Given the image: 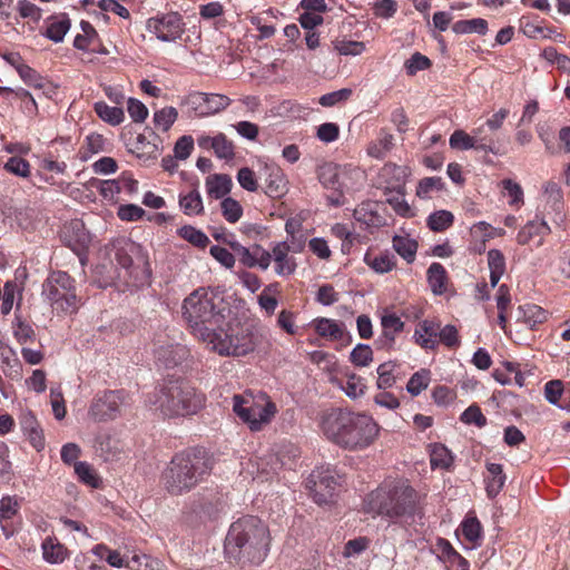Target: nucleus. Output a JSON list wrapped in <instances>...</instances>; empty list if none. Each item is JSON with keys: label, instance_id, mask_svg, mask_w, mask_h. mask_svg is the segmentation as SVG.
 I'll list each match as a JSON object with an SVG mask.
<instances>
[{"label": "nucleus", "instance_id": "5", "mask_svg": "<svg viewBox=\"0 0 570 570\" xmlns=\"http://www.w3.org/2000/svg\"><path fill=\"white\" fill-rule=\"evenodd\" d=\"M204 402V394L181 380H168L147 396V403L165 417L195 414Z\"/></svg>", "mask_w": 570, "mask_h": 570}, {"label": "nucleus", "instance_id": "10", "mask_svg": "<svg viewBox=\"0 0 570 570\" xmlns=\"http://www.w3.org/2000/svg\"><path fill=\"white\" fill-rule=\"evenodd\" d=\"M128 394L124 390H107L98 393L88 410V415L96 422L115 420L127 405Z\"/></svg>", "mask_w": 570, "mask_h": 570}, {"label": "nucleus", "instance_id": "2", "mask_svg": "<svg viewBox=\"0 0 570 570\" xmlns=\"http://www.w3.org/2000/svg\"><path fill=\"white\" fill-rule=\"evenodd\" d=\"M322 431L328 440L341 448L357 451L375 441L380 428L366 414L335 409L324 415Z\"/></svg>", "mask_w": 570, "mask_h": 570}, {"label": "nucleus", "instance_id": "57", "mask_svg": "<svg viewBox=\"0 0 570 570\" xmlns=\"http://www.w3.org/2000/svg\"><path fill=\"white\" fill-rule=\"evenodd\" d=\"M351 96L352 89L343 88L321 96L318 102L323 107H333L340 102L346 101Z\"/></svg>", "mask_w": 570, "mask_h": 570}, {"label": "nucleus", "instance_id": "36", "mask_svg": "<svg viewBox=\"0 0 570 570\" xmlns=\"http://www.w3.org/2000/svg\"><path fill=\"white\" fill-rule=\"evenodd\" d=\"M179 205L186 215H199L204 210L203 200L197 189L180 196Z\"/></svg>", "mask_w": 570, "mask_h": 570}, {"label": "nucleus", "instance_id": "50", "mask_svg": "<svg viewBox=\"0 0 570 570\" xmlns=\"http://www.w3.org/2000/svg\"><path fill=\"white\" fill-rule=\"evenodd\" d=\"M434 550L438 557L443 561L453 562L454 560L465 561L464 558L455 551L450 541L444 538H438Z\"/></svg>", "mask_w": 570, "mask_h": 570}, {"label": "nucleus", "instance_id": "31", "mask_svg": "<svg viewBox=\"0 0 570 570\" xmlns=\"http://www.w3.org/2000/svg\"><path fill=\"white\" fill-rule=\"evenodd\" d=\"M393 248L406 263L411 264L415 259L417 243L409 237L396 235L393 237Z\"/></svg>", "mask_w": 570, "mask_h": 570}, {"label": "nucleus", "instance_id": "46", "mask_svg": "<svg viewBox=\"0 0 570 570\" xmlns=\"http://www.w3.org/2000/svg\"><path fill=\"white\" fill-rule=\"evenodd\" d=\"M449 144L453 149H475L473 131L471 132V135H469L464 130L458 129L451 135Z\"/></svg>", "mask_w": 570, "mask_h": 570}, {"label": "nucleus", "instance_id": "51", "mask_svg": "<svg viewBox=\"0 0 570 570\" xmlns=\"http://www.w3.org/2000/svg\"><path fill=\"white\" fill-rule=\"evenodd\" d=\"M75 472L78 475L79 480L87 485L92 488H98L100 484V480L92 470V468L87 462H77L75 463Z\"/></svg>", "mask_w": 570, "mask_h": 570}, {"label": "nucleus", "instance_id": "48", "mask_svg": "<svg viewBox=\"0 0 570 570\" xmlns=\"http://www.w3.org/2000/svg\"><path fill=\"white\" fill-rule=\"evenodd\" d=\"M351 362L356 366H367L373 361V351L367 344H357L351 352Z\"/></svg>", "mask_w": 570, "mask_h": 570}, {"label": "nucleus", "instance_id": "3", "mask_svg": "<svg viewBox=\"0 0 570 570\" xmlns=\"http://www.w3.org/2000/svg\"><path fill=\"white\" fill-rule=\"evenodd\" d=\"M364 510L396 522L422 515L421 497L406 482L385 483L367 494Z\"/></svg>", "mask_w": 570, "mask_h": 570}, {"label": "nucleus", "instance_id": "58", "mask_svg": "<svg viewBox=\"0 0 570 570\" xmlns=\"http://www.w3.org/2000/svg\"><path fill=\"white\" fill-rule=\"evenodd\" d=\"M19 76L20 78L27 83L28 86L41 89L45 87V78L37 72L33 68L29 67L28 65H24L23 67L19 68Z\"/></svg>", "mask_w": 570, "mask_h": 570}, {"label": "nucleus", "instance_id": "54", "mask_svg": "<svg viewBox=\"0 0 570 570\" xmlns=\"http://www.w3.org/2000/svg\"><path fill=\"white\" fill-rule=\"evenodd\" d=\"M444 184L441 177H425L421 179L416 187V196L420 198H426L429 193L432 190H442Z\"/></svg>", "mask_w": 570, "mask_h": 570}, {"label": "nucleus", "instance_id": "62", "mask_svg": "<svg viewBox=\"0 0 570 570\" xmlns=\"http://www.w3.org/2000/svg\"><path fill=\"white\" fill-rule=\"evenodd\" d=\"M127 110L134 122H142L148 116L147 107L138 99L129 98Z\"/></svg>", "mask_w": 570, "mask_h": 570}, {"label": "nucleus", "instance_id": "6", "mask_svg": "<svg viewBox=\"0 0 570 570\" xmlns=\"http://www.w3.org/2000/svg\"><path fill=\"white\" fill-rule=\"evenodd\" d=\"M215 295L205 288L194 291L183 303V316L202 341L215 338L225 322L223 311L215 303Z\"/></svg>", "mask_w": 570, "mask_h": 570}, {"label": "nucleus", "instance_id": "45", "mask_svg": "<svg viewBox=\"0 0 570 570\" xmlns=\"http://www.w3.org/2000/svg\"><path fill=\"white\" fill-rule=\"evenodd\" d=\"M431 60L421 52H414L405 62L404 68L409 76H414L419 71L426 70L431 67Z\"/></svg>", "mask_w": 570, "mask_h": 570}, {"label": "nucleus", "instance_id": "24", "mask_svg": "<svg viewBox=\"0 0 570 570\" xmlns=\"http://www.w3.org/2000/svg\"><path fill=\"white\" fill-rule=\"evenodd\" d=\"M473 138L475 150L491 153L494 155L500 154L499 140L495 138L493 131H489L485 126H480L473 129Z\"/></svg>", "mask_w": 570, "mask_h": 570}, {"label": "nucleus", "instance_id": "25", "mask_svg": "<svg viewBox=\"0 0 570 570\" xmlns=\"http://www.w3.org/2000/svg\"><path fill=\"white\" fill-rule=\"evenodd\" d=\"M364 262L379 274L389 273L396 266L395 256L390 252H384L379 255L366 253Z\"/></svg>", "mask_w": 570, "mask_h": 570}, {"label": "nucleus", "instance_id": "16", "mask_svg": "<svg viewBox=\"0 0 570 570\" xmlns=\"http://www.w3.org/2000/svg\"><path fill=\"white\" fill-rule=\"evenodd\" d=\"M109 246L117 264L131 274L132 254L138 249V246L126 237L114 239Z\"/></svg>", "mask_w": 570, "mask_h": 570}, {"label": "nucleus", "instance_id": "53", "mask_svg": "<svg viewBox=\"0 0 570 570\" xmlns=\"http://www.w3.org/2000/svg\"><path fill=\"white\" fill-rule=\"evenodd\" d=\"M462 533L470 542H476L482 535V525L476 517L466 518L462 522Z\"/></svg>", "mask_w": 570, "mask_h": 570}, {"label": "nucleus", "instance_id": "13", "mask_svg": "<svg viewBox=\"0 0 570 570\" xmlns=\"http://www.w3.org/2000/svg\"><path fill=\"white\" fill-rule=\"evenodd\" d=\"M228 244L244 266L248 268L259 267L263 271L269 267L272 255L261 245L255 244L252 248H248L238 242H228Z\"/></svg>", "mask_w": 570, "mask_h": 570}, {"label": "nucleus", "instance_id": "38", "mask_svg": "<svg viewBox=\"0 0 570 570\" xmlns=\"http://www.w3.org/2000/svg\"><path fill=\"white\" fill-rule=\"evenodd\" d=\"M71 26L70 19L67 14H62L60 20L52 21L47 28L46 37L53 42H61L69 31Z\"/></svg>", "mask_w": 570, "mask_h": 570}, {"label": "nucleus", "instance_id": "33", "mask_svg": "<svg viewBox=\"0 0 570 570\" xmlns=\"http://www.w3.org/2000/svg\"><path fill=\"white\" fill-rule=\"evenodd\" d=\"M453 222V214L449 210L442 209L432 213L426 219V225L432 232L440 233L451 227Z\"/></svg>", "mask_w": 570, "mask_h": 570}, {"label": "nucleus", "instance_id": "63", "mask_svg": "<svg viewBox=\"0 0 570 570\" xmlns=\"http://www.w3.org/2000/svg\"><path fill=\"white\" fill-rule=\"evenodd\" d=\"M194 149V139L191 136H181L175 144L174 156L177 159H187Z\"/></svg>", "mask_w": 570, "mask_h": 570}, {"label": "nucleus", "instance_id": "40", "mask_svg": "<svg viewBox=\"0 0 570 570\" xmlns=\"http://www.w3.org/2000/svg\"><path fill=\"white\" fill-rule=\"evenodd\" d=\"M177 233L181 238L199 248H205L209 243V238L205 233L190 225L178 228Z\"/></svg>", "mask_w": 570, "mask_h": 570}, {"label": "nucleus", "instance_id": "27", "mask_svg": "<svg viewBox=\"0 0 570 570\" xmlns=\"http://www.w3.org/2000/svg\"><path fill=\"white\" fill-rule=\"evenodd\" d=\"M314 327L316 333L322 337H330L332 340L338 341L344 336L343 324H340L331 318H316L314 321Z\"/></svg>", "mask_w": 570, "mask_h": 570}, {"label": "nucleus", "instance_id": "12", "mask_svg": "<svg viewBox=\"0 0 570 570\" xmlns=\"http://www.w3.org/2000/svg\"><path fill=\"white\" fill-rule=\"evenodd\" d=\"M337 485L336 478L330 471H313L306 484L320 505L333 502Z\"/></svg>", "mask_w": 570, "mask_h": 570}, {"label": "nucleus", "instance_id": "26", "mask_svg": "<svg viewBox=\"0 0 570 570\" xmlns=\"http://www.w3.org/2000/svg\"><path fill=\"white\" fill-rule=\"evenodd\" d=\"M426 277L432 292L442 295L446 291V271L440 263H432L426 272Z\"/></svg>", "mask_w": 570, "mask_h": 570}, {"label": "nucleus", "instance_id": "4", "mask_svg": "<svg viewBox=\"0 0 570 570\" xmlns=\"http://www.w3.org/2000/svg\"><path fill=\"white\" fill-rule=\"evenodd\" d=\"M210 470L206 452L191 449L173 456L161 474V481L170 494L181 495L200 483Z\"/></svg>", "mask_w": 570, "mask_h": 570}, {"label": "nucleus", "instance_id": "22", "mask_svg": "<svg viewBox=\"0 0 570 570\" xmlns=\"http://www.w3.org/2000/svg\"><path fill=\"white\" fill-rule=\"evenodd\" d=\"M488 475L485 478V490L489 498H495L502 490L507 476L503 472L502 464L499 463H487Z\"/></svg>", "mask_w": 570, "mask_h": 570}, {"label": "nucleus", "instance_id": "18", "mask_svg": "<svg viewBox=\"0 0 570 570\" xmlns=\"http://www.w3.org/2000/svg\"><path fill=\"white\" fill-rule=\"evenodd\" d=\"M440 330V323L424 320L419 323L415 332V343L425 350H434L438 346V332Z\"/></svg>", "mask_w": 570, "mask_h": 570}, {"label": "nucleus", "instance_id": "61", "mask_svg": "<svg viewBox=\"0 0 570 570\" xmlns=\"http://www.w3.org/2000/svg\"><path fill=\"white\" fill-rule=\"evenodd\" d=\"M4 169L20 177H28L30 174L29 163L20 157H11L4 164Z\"/></svg>", "mask_w": 570, "mask_h": 570}, {"label": "nucleus", "instance_id": "14", "mask_svg": "<svg viewBox=\"0 0 570 570\" xmlns=\"http://www.w3.org/2000/svg\"><path fill=\"white\" fill-rule=\"evenodd\" d=\"M288 242H278L272 247V258L275 262V273L278 276H287L295 273L297 264L294 257L289 256Z\"/></svg>", "mask_w": 570, "mask_h": 570}, {"label": "nucleus", "instance_id": "64", "mask_svg": "<svg viewBox=\"0 0 570 570\" xmlns=\"http://www.w3.org/2000/svg\"><path fill=\"white\" fill-rule=\"evenodd\" d=\"M145 210L134 204L121 205L118 208V217L126 222H136L142 218Z\"/></svg>", "mask_w": 570, "mask_h": 570}, {"label": "nucleus", "instance_id": "39", "mask_svg": "<svg viewBox=\"0 0 570 570\" xmlns=\"http://www.w3.org/2000/svg\"><path fill=\"white\" fill-rule=\"evenodd\" d=\"M216 157L220 159H233L235 156L234 144L226 135L219 132L213 137V148Z\"/></svg>", "mask_w": 570, "mask_h": 570}, {"label": "nucleus", "instance_id": "19", "mask_svg": "<svg viewBox=\"0 0 570 570\" xmlns=\"http://www.w3.org/2000/svg\"><path fill=\"white\" fill-rule=\"evenodd\" d=\"M187 354V348L180 344L161 345L155 350V357L157 362L167 368L175 367L180 364Z\"/></svg>", "mask_w": 570, "mask_h": 570}, {"label": "nucleus", "instance_id": "43", "mask_svg": "<svg viewBox=\"0 0 570 570\" xmlns=\"http://www.w3.org/2000/svg\"><path fill=\"white\" fill-rule=\"evenodd\" d=\"M43 558L50 563H60L66 559L67 549L60 543L46 540L42 543Z\"/></svg>", "mask_w": 570, "mask_h": 570}, {"label": "nucleus", "instance_id": "32", "mask_svg": "<svg viewBox=\"0 0 570 570\" xmlns=\"http://www.w3.org/2000/svg\"><path fill=\"white\" fill-rule=\"evenodd\" d=\"M318 180L326 189L340 190L342 188L338 168L333 164H325L318 168Z\"/></svg>", "mask_w": 570, "mask_h": 570}, {"label": "nucleus", "instance_id": "41", "mask_svg": "<svg viewBox=\"0 0 570 570\" xmlns=\"http://www.w3.org/2000/svg\"><path fill=\"white\" fill-rule=\"evenodd\" d=\"M230 104V99L220 94H207V99L205 101V108H202V117L208 116L213 114H217L224 109H226Z\"/></svg>", "mask_w": 570, "mask_h": 570}, {"label": "nucleus", "instance_id": "9", "mask_svg": "<svg viewBox=\"0 0 570 570\" xmlns=\"http://www.w3.org/2000/svg\"><path fill=\"white\" fill-rule=\"evenodd\" d=\"M233 410L252 431H261L276 413V406L273 402L267 401L262 404L252 397L239 394L233 397Z\"/></svg>", "mask_w": 570, "mask_h": 570}, {"label": "nucleus", "instance_id": "28", "mask_svg": "<svg viewBox=\"0 0 570 570\" xmlns=\"http://www.w3.org/2000/svg\"><path fill=\"white\" fill-rule=\"evenodd\" d=\"M65 234H72V238L69 239V246H71L73 250H76L77 247L85 248L90 243L89 234L87 233L83 223L80 220H73L66 226Z\"/></svg>", "mask_w": 570, "mask_h": 570}, {"label": "nucleus", "instance_id": "60", "mask_svg": "<svg viewBox=\"0 0 570 570\" xmlns=\"http://www.w3.org/2000/svg\"><path fill=\"white\" fill-rule=\"evenodd\" d=\"M284 191V179L279 169H274L269 175V180L266 184L265 193L275 198L279 197Z\"/></svg>", "mask_w": 570, "mask_h": 570}, {"label": "nucleus", "instance_id": "52", "mask_svg": "<svg viewBox=\"0 0 570 570\" xmlns=\"http://www.w3.org/2000/svg\"><path fill=\"white\" fill-rule=\"evenodd\" d=\"M334 49L343 56H358L365 50V43L354 40H335Z\"/></svg>", "mask_w": 570, "mask_h": 570}, {"label": "nucleus", "instance_id": "7", "mask_svg": "<svg viewBox=\"0 0 570 570\" xmlns=\"http://www.w3.org/2000/svg\"><path fill=\"white\" fill-rule=\"evenodd\" d=\"M259 344V338L253 326H238L225 331L222 327L215 338L208 342L212 350L223 356H245Z\"/></svg>", "mask_w": 570, "mask_h": 570}, {"label": "nucleus", "instance_id": "44", "mask_svg": "<svg viewBox=\"0 0 570 570\" xmlns=\"http://www.w3.org/2000/svg\"><path fill=\"white\" fill-rule=\"evenodd\" d=\"M220 207L222 214L228 223L234 224L238 222L243 215L240 204L232 197H225L220 203Z\"/></svg>", "mask_w": 570, "mask_h": 570}, {"label": "nucleus", "instance_id": "49", "mask_svg": "<svg viewBox=\"0 0 570 570\" xmlns=\"http://www.w3.org/2000/svg\"><path fill=\"white\" fill-rule=\"evenodd\" d=\"M394 367L395 364L393 362H385L377 367V389L386 390L395 384V376L393 375Z\"/></svg>", "mask_w": 570, "mask_h": 570}, {"label": "nucleus", "instance_id": "56", "mask_svg": "<svg viewBox=\"0 0 570 570\" xmlns=\"http://www.w3.org/2000/svg\"><path fill=\"white\" fill-rule=\"evenodd\" d=\"M439 342L444 344L446 347L454 348L460 345L459 332L454 325L448 324L444 327H440L438 332Z\"/></svg>", "mask_w": 570, "mask_h": 570}, {"label": "nucleus", "instance_id": "11", "mask_svg": "<svg viewBox=\"0 0 570 570\" xmlns=\"http://www.w3.org/2000/svg\"><path fill=\"white\" fill-rule=\"evenodd\" d=\"M146 29L155 35L158 40L170 42L181 37L185 31V22L180 13L170 11L149 18L146 22Z\"/></svg>", "mask_w": 570, "mask_h": 570}, {"label": "nucleus", "instance_id": "21", "mask_svg": "<svg viewBox=\"0 0 570 570\" xmlns=\"http://www.w3.org/2000/svg\"><path fill=\"white\" fill-rule=\"evenodd\" d=\"M356 220L367 226H381L384 224V217L379 214V203L367 200L361 203L353 213Z\"/></svg>", "mask_w": 570, "mask_h": 570}, {"label": "nucleus", "instance_id": "8", "mask_svg": "<svg viewBox=\"0 0 570 570\" xmlns=\"http://www.w3.org/2000/svg\"><path fill=\"white\" fill-rule=\"evenodd\" d=\"M42 294L56 311L71 314L78 309L75 281L66 272H52L42 285Z\"/></svg>", "mask_w": 570, "mask_h": 570}, {"label": "nucleus", "instance_id": "1", "mask_svg": "<svg viewBox=\"0 0 570 570\" xmlns=\"http://www.w3.org/2000/svg\"><path fill=\"white\" fill-rule=\"evenodd\" d=\"M271 546L268 527L257 517L247 515L233 522L224 541V556L228 562L242 567L259 566Z\"/></svg>", "mask_w": 570, "mask_h": 570}, {"label": "nucleus", "instance_id": "37", "mask_svg": "<svg viewBox=\"0 0 570 570\" xmlns=\"http://www.w3.org/2000/svg\"><path fill=\"white\" fill-rule=\"evenodd\" d=\"M430 381V371L426 368H421L410 377L406 384V391L412 396H417L422 391L428 389Z\"/></svg>", "mask_w": 570, "mask_h": 570}, {"label": "nucleus", "instance_id": "55", "mask_svg": "<svg viewBox=\"0 0 570 570\" xmlns=\"http://www.w3.org/2000/svg\"><path fill=\"white\" fill-rule=\"evenodd\" d=\"M461 421L465 424H474L478 428L487 425V417L483 415L479 405H470L462 414Z\"/></svg>", "mask_w": 570, "mask_h": 570}, {"label": "nucleus", "instance_id": "15", "mask_svg": "<svg viewBox=\"0 0 570 570\" xmlns=\"http://www.w3.org/2000/svg\"><path fill=\"white\" fill-rule=\"evenodd\" d=\"M20 425L30 444L40 452L45 448L43 430L31 411H24L20 416Z\"/></svg>", "mask_w": 570, "mask_h": 570}, {"label": "nucleus", "instance_id": "34", "mask_svg": "<svg viewBox=\"0 0 570 570\" xmlns=\"http://www.w3.org/2000/svg\"><path fill=\"white\" fill-rule=\"evenodd\" d=\"M430 462L432 468L449 469L453 462V456L448 448L435 443L430 453Z\"/></svg>", "mask_w": 570, "mask_h": 570}, {"label": "nucleus", "instance_id": "30", "mask_svg": "<svg viewBox=\"0 0 570 570\" xmlns=\"http://www.w3.org/2000/svg\"><path fill=\"white\" fill-rule=\"evenodd\" d=\"M453 32L456 35L478 33L485 35L488 31V21L482 18L470 20H459L452 26Z\"/></svg>", "mask_w": 570, "mask_h": 570}, {"label": "nucleus", "instance_id": "17", "mask_svg": "<svg viewBox=\"0 0 570 570\" xmlns=\"http://www.w3.org/2000/svg\"><path fill=\"white\" fill-rule=\"evenodd\" d=\"M551 233V227L546 222L543 217L539 220H530L528 222L518 233L517 242L520 245H527L534 237H540L538 242V246L543 244V238L546 235Z\"/></svg>", "mask_w": 570, "mask_h": 570}, {"label": "nucleus", "instance_id": "42", "mask_svg": "<svg viewBox=\"0 0 570 570\" xmlns=\"http://www.w3.org/2000/svg\"><path fill=\"white\" fill-rule=\"evenodd\" d=\"M157 144L149 141L142 134L138 135L135 144V151L140 159H156L158 156Z\"/></svg>", "mask_w": 570, "mask_h": 570}, {"label": "nucleus", "instance_id": "29", "mask_svg": "<svg viewBox=\"0 0 570 570\" xmlns=\"http://www.w3.org/2000/svg\"><path fill=\"white\" fill-rule=\"evenodd\" d=\"M94 108L99 118L109 125L117 126L125 119V112L121 107H110L105 101H98L95 104Z\"/></svg>", "mask_w": 570, "mask_h": 570}, {"label": "nucleus", "instance_id": "47", "mask_svg": "<svg viewBox=\"0 0 570 570\" xmlns=\"http://www.w3.org/2000/svg\"><path fill=\"white\" fill-rule=\"evenodd\" d=\"M385 337L390 341H395V334L403 331L404 323L395 314L385 315L381 320Z\"/></svg>", "mask_w": 570, "mask_h": 570}, {"label": "nucleus", "instance_id": "23", "mask_svg": "<svg viewBox=\"0 0 570 570\" xmlns=\"http://www.w3.org/2000/svg\"><path fill=\"white\" fill-rule=\"evenodd\" d=\"M232 186V178L226 174H213L206 178L207 194L215 199L224 198L230 193Z\"/></svg>", "mask_w": 570, "mask_h": 570}, {"label": "nucleus", "instance_id": "59", "mask_svg": "<svg viewBox=\"0 0 570 570\" xmlns=\"http://www.w3.org/2000/svg\"><path fill=\"white\" fill-rule=\"evenodd\" d=\"M393 146V136L391 134H384L380 138L377 144L370 145L367 153L371 157L381 159Z\"/></svg>", "mask_w": 570, "mask_h": 570}, {"label": "nucleus", "instance_id": "35", "mask_svg": "<svg viewBox=\"0 0 570 570\" xmlns=\"http://www.w3.org/2000/svg\"><path fill=\"white\" fill-rule=\"evenodd\" d=\"M177 118H178L177 109L175 107L167 106L160 110H157L154 114L153 120H154L155 126L158 129L166 132L171 128V126L177 120Z\"/></svg>", "mask_w": 570, "mask_h": 570}, {"label": "nucleus", "instance_id": "20", "mask_svg": "<svg viewBox=\"0 0 570 570\" xmlns=\"http://www.w3.org/2000/svg\"><path fill=\"white\" fill-rule=\"evenodd\" d=\"M547 205L554 213L553 220L558 225L563 223V194L561 187L554 181H548L544 186Z\"/></svg>", "mask_w": 570, "mask_h": 570}]
</instances>
